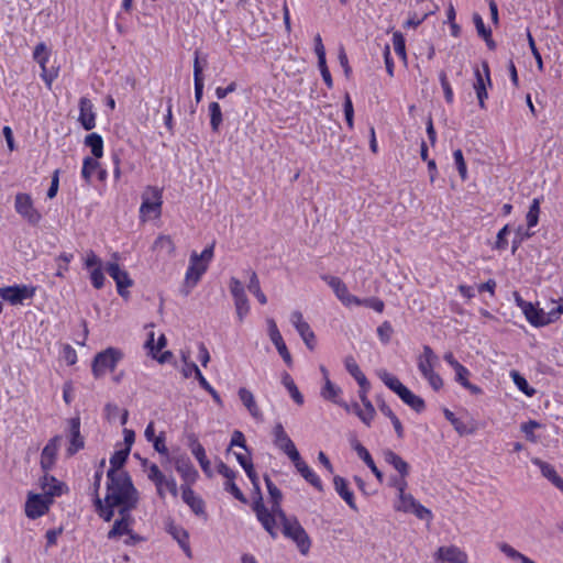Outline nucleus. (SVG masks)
<instances>
[{
  "label": "nucleus",
  "instance_id": "9",
  "mask_svg": "<svg viewBox=\"0 0 563 563\" xmlns=\"http://www.w3.org/2000/svg\"><path fill=\"white\" fill-rule=\"evenodd\" d=\"M273 442L274 445L279 449L282 452H284L290 461H297L299 460V452L292 442V440L289 438V435L286 433L283 424L280 422H277L273 428Z\"/></svg>",
  "mask_w": 563,
  "mask_h": 563
},
{
  "label": "nucleus",
  "instance_id": "16",
  "mask_svg": "<svg viewBox=\"0 0 563 563\" xmlns=\"http://www.w3.org/2000/svg\"><path fill=\"white\" fill-rule=\"evenodd\" d=\"M253 511L256 514L257 520L272 538H277L276 520L274 515L265 507L263 497L255 498L252 505Z\"/></svg>",
  "mask_w": 563,
  "mask_h": 563
},
{
  "label": "nucleus",
  "instance_id": "26",
  "mask_svg": "<svg viewBox=\"0 0 563 563\" xmlns=\"http://www.w3.org/2000/svg\"><path fill=\"white\" fill-rule=\"evenodd\" d=\"M181 498L197 516H206L205 501L196 496L189 485H181Z\"/></svg>",
  "mask_w": 563,
  "mask_h": 563
},
{
  "label": "nucleus",
  "instance_id": "58",
  "mask_svg": "<svg viewBox=\"0 0 563 563\" xmlns=\"http://www.w3.org/2000/svg\"><path fill=\"white\" fill-rule=\"evenodd\" d=\"M510 233V227L508 224L504 225L497 233L496 241L494 244V249L498 251H504L508 246L507 236Z\"/></svg>",
  "mask_w": 563,
  "mask_h": 563
},
{
  "label": "nucleus",
  "instance_id": "62",
  "mask_svg": "<svg viewBox=\"0 0 563 563\" xmlns=\"http://www.w3.org/2000/svg\"><path fill=\"white\" fill-rule=\"evenodd\" d=\"M147 477L155 484V486H159V484H164L165 482V475L156 464L150 465Z\"/></svg>",
  "mask_w": 563,
  "mask_h": 563
},
{
  "label": "nucleus",
  "instance_id": "8",
  "mask_svg": "<svg viewBox=\"0 0 563 563\" xmlns=\"http://www.w3.org/2000/svg\"><path fill=\"white\" fill-rule=\"evenodd\" d=\"M283 533L286 538L291 539L302 555H307L310 550L311 541L297 518H292V522L285 525Z\"/></svg>",
  "mask_w": 563,
  "mask_h": 563
},
{
  "label": "nucleus",
  "instance_id": "3",
  "mask_svg": "<svg viewBox=\"0 0 563 563\" xmlns=\"http://www.w3.org/2000/svg\"><path fill=\"white\" fill-rule=\"evenodd\" d=\"M439 360L433 350L429 345H424L422 352L417 356V366L421 376L435 391L443 387V379L435 372Z\"/></svg>",
  "mask_w": 563,
  "mask_h": 563
},
{
  "label": "nucleus",
  "instance_id": "21",
  "mask_svg": "<svg viewBox=\"0 0 563 563\" xmlns=\"http://www.w3.org/2000/svg\"><path fill=\"white\" fill-rule=\"evenodd\" d=\"M175 470L180 474L183 479L186 482V485L194 484L199 474L198 471L192 465L190 459L186 455H180L175 457L174 460Z\"/></svg>",
  "mask_w": 563,
  "mask_h": 563
},
{
  "label": "nucleus",
  "instance_id": "2",
  "mask_svg": "<svg viewBox=\"0 0 563 563\" xmlns=\"http://www.w3.org/2000/svg\"><path fill=\"white\" fill-rule=\"evenodd\" d=\"M393 493L391 508L395 512L401 515H412L417 519L430 525L433 520L432 511L424 507L409 490L408 481L393 479L387 483Z\"/></svg>",
  "mask_w": 563,
  "mask_h": 563
},
{
  "label": "nucleus",
  "instance_id": "11",
  "mask_svg": "<svg viewBox=\"0 0 563 563\" xmlns=\"http://www.w3.org/2000/svg\"><path fill=\"white\" fill-rule=\"evenodd\" d=\"M35 288L26 285L0 287V297L11 305H20L34 296Z\"/></svg>",
  "mask_w": 563,
  "mask_h": 563
},
{
  "label": "nucleus",
  "instance_id": "36",
  "mask_svg": "<svg viewBox=\"0 0 563 563\" xmlns=\"http://www.w3.org/2000/svg\"><path fill=\"white\" fill-rule=\"evenodd\" d=\"M407 406L412 408L413 410L420 412L424 409V401L421 397L413 394L409 388L405 387L397 395Z\"/></svg>",
  "mask_w": 563,
  "mask_h": 563
},
{
  "label": "nucleus",
  "instance_id": "32",
  "mask_svg": "<svg viewBox=\"0 0 563 563\" xmlns=\"http://www.w3.org/2000/svg\"><path fill=\"white\" fill-rule=\"evenodd\" d=\"M168 532L178 542L179 547L183 549L185 554L188 558H191V549H190V545H189V534H188V532L183 527L175 526V525H169Z\"/></svg>",
  "mask_w": 563,
  "mask_h": 563
},
{
  "label": "nucleus",
  "instance_id": "6",
  "mask_svg": "<svg viewBox=\"0 0 563 563\" xmlns=\"http://www.w3.org/2000/svg\"><path fill=\"white\" fill-rule=\"evenodd\" d=\"M14 209L31 225H37L42 219V214L34 207L33 199L29 194L15 195Z\"/></svg>",
  "mask_w": 563,
  "mask_h": 563
},
{
  "label": "nucleus",
  "instance_id": "43",
  "mask_svg": "<svg viewBox=\"0 0 563 563\" xmlns=\"http://www.w3.org/2000/svg\"><path fill=\"white\" fill-rule=\"evenodd\" d=\"M247 289L256 297L261 305H265L267 302V298L265 294L261 290L260 280L254 271L250 272V282L247 285Z\"/></svg>",
  "mask_w": 563,
  "mask_h": 563
},
{
  "label": "nucleus",
  "instance_id": "45",
  "mask_svg": "<svg viewBox=\"0 0 563 563\" xmlns=\"http://www.w3.org/2000/svg\"><path fill=\"white\" fill-rule=\"evenodd\" d=\"M333 484L338 494L352 507V493L347 488L346 479L341 476H334Z\"/></svg>",
  "mask_w": 563,
  "mask_h": 563
},
{
  "label": "nucleus",
  "instance_id": "54",
  "mask_svg": "<svg viewBox=\"0 0 563 563\" xmlns=\"http://www.w3.org/2000/svg\"><path fill=\"white\" fill-rule=\"evenodd\" d=\"M155 250L165 251L167 254H173L175 251V244L173 240L167 235H159L155 242L154 246Z\"/></svg>",
  "mask_w": 563,
  "mask_h": 563
},
{
  "label": "nucleus",
  "instance_id": "14",
  "mask_svg": "<svg viewBox=\"0 0 563 563\" xmlns=\"http://www.w3.org/2000/svg\"><path fill=\"white\" fill-rule=\"evenodd\" d=\"M52 505V500L41 494L30 493L25 503V515L30 519H37L44 516Z\"/></svg>",
  "mask_w": 563,
  "mask_h": 563
},
{
  "label": "nucleus",
  "instance_id": "7",
  "mask_svg": "<svg viewBox=\"0 0 563 563\" xmlns=\"http://www.w3.org/2000/svg\"><path fill=\"white\" fill-rule=\"evenodd\" d=\"M474 90L482 109L485 108V101L488 98L487 88L492 86L490 71L487 62H483L481 67H474Z\"/></svg>",
  "mask_w": 563,
  "mask_h": 563
},
{
  "label": "nucleus",
  "instance_id": "47",
  "mask_svg": "<svg viewBox=\"0 0 563 563\" xmlns=\"http://www.w3.org/2000/svg\"><path fill=\"white\" fill-rule=\"evenodd\" d=\"M283 384L285 385V387L289 391V394H290L291 398L294 399V401L297 405H302L303 404V396L301 395V393L297 388L296 384L294 383V379L291 378V376L288 373L284 374V376H283Z\"/></svg>",
  "mask_w": 563,
  "mask_h": 563
},
{
  "label": "nucleus",
  "instance_id": "18",
  "mask_svg": "<svg viewBox=\"0 0 563 563\" xmlns=\"http://www.w3.org/2000/svg\"><path fill=\"white\" fill-rule=\"evenodd\" d=\"M41 489L43 492L41 495L53 501L54 497H59L67 490V486L45 472L41 478Z\"/></svg>",
  "mask_w": 563,
  "mask_h": 563
},
{
  "label": "nucleus",
  "instance_id": "30",
  "mask_svg": "<svg viewBox=\"0 0 563 563\" xmlns=\"http://www.w3.org/2000/svg\"><path fill=\"white\" fill-rule=\"evenodd\" d=\"M361 404L357 406V408H354V413L360 418V420L365 426H371L372 421L375 417V408L372 405V402L367 399L366 396L361 395L360 397Z\"/></svg>",
  "mask_w": 563,
  "mask_h": 563
},
{
  "label": "nucleus",
  "instance_id": "46",
  "mask_svg": "<svg viewBox=\"0 0 563 563\" xmlns=\"http://www.w3.org/2000/svg\"><path fill=\"white\" fill-rule=\"evenodd\" d=\"M129 454V449L117 450L110 457L111 467L108 471H113L114 473H118V470L123 467V465L125 464Z\"/></svg>",
  "mask_w": 563,
  "mask_h": 563
},
{
  "label": "nucleus",
  "instance_id": "55",
  "mask_svg": "<svg viewBox=\"0 0 563 563\" xmlns=\"http://www.w3.org/2000/svg\"><path fill=\"white\" fill-rule=\"evenodd\" d=\"M99 167V163L97 162L96 158H92V157H86L84 159V163H82V169H81V175H82V178L87 181V183H90V179H91V176L93 174V172Z\"/></svg>",
  "mask_w": 563,
  "mask_h": 563
},
{
  "label": "nucleus",
  "instance_id": "10",
  "mask_svg": "<svg viewBox=\"0 0 563 563\" xmlns=\"http://www.w3.org/2000/svg\"><path fill=\"white\" fill-rule=\"evenodd\" d=\"M162 203V189L153 186H147L144 192L142 194V203L140 207V212L142 214L154 213L157 217L161 214Z\"/></svg>",
  "mask_w": 563,
  "mask_h": 563
},
{
  "label": "nucleus",
  "instance_id": "52",
  "mask_svg": "<svg viewBox=\"0 0 563 563\" xmlns=\"http://www.w3.org/2000/svg\"><path fill=\"white\" fill-rule=\"evenodd\" d=\"M539 428H541V424L534 420L523 422L520 427L527 440H529L532 443L538 442V437L534 434V431Z\"/></svg>",
  "mask_w": 563,
  "mask_h": 563
},
{
  "label": "nucleus",
  "instance_id": "29",
  "mask_svg": "<svg viewBox=\"0 0 563 563\" xmlns=\"http://www.w3.org/2000/svg\"><path fill=\"white\" fill-rule=\"evenodd\" d=\"M133 522V518L131 516V511H126L124 515H120V518L117 519L108 532V539H115L125 533H130V526Z\"/></svg>",
  "mask_w": 563,
  "mask_h": 563
},
{
  "label": "nucleus",
  "instance_id": "31",
  "mask_svg": "<svg viewBox=\"0 0 563 563\" xmlns=\"http://www.w3.org/2000/svg\"><path fill=\"white\" fill-rule=\"evenodd\" d=\"M354 451L356 452L360 460H362L364 462V464L372 471V473L375 475L377 481L379 483H383L384 475L380 472V470L377 467V465H376L373 456L368 452V450L366 448H364L363 445L356 444V445H354Z\"/></svg>",
  "mask_w": 563,
  "mask_h": 563
},
{
  "label": "nucleus",
  "instance_id": "44",
  "mask_svg": "<svg viewBox=\"0 0 563 563\" xmlns=\"http://www.w3.org/2000/svg\"><path fill=\"white\" fill-rule=\"evenodd\" d=\"M443 415L460 435L471 434L475 431L474 429L467 428L450 409L445 408Z\"/></svg>",
  "mask_w": 563,
  "mask_h": 563
},
{
  "label": "nucleus",
  "instance_id": "56",
  "mask_svg": "<svg viewBox=\"0 0 563 563\" xmlns=\"http://www.w3.org/2000/svg\"><path fill=\"white\" fill-rule=\"evenodd\" d=\"M393 47L396 54L404 60H406V45L405 37L400 32H395L393 34Z\"/></svg>",
  "mask_w": 563,
  "mask_h": 563
},
{
  "label": "nucleus",
  "instance_id": "15",
  "mask_svg": "<svg viewBox=\"0 0 563 563\" xmlns=\"http://www.w3.org/2000/svg\"><path fill=\"white\" fill-rule=\"evenodd\" d=\"M104 268L110 277L115 282L118 294L121 297L126 298L129 296L126 288L133 285V280L130 278L128 272L121 269L119 264L115 262L108 263Z\"/></svg>",
  "mask_w": 563,
  "mask_h": 563
},
{
  "label": "nucleus",
  "instance_id": "4",
  "mask_svg": "<svg viewBox=\"0 0 563 563\" xmlns=\"http://www.w3.org/2000/svg\"><path fill=\"white\" fill-rule=\"evenodd\" d=\"M515 301L532 327L542 328L556 322L555 307L545 311L539 307V303L526 301L518 295L515 297Z\"/></svg>",
  "mask_w": 563,
  "mask_h": 563
},
{
  "label": "nucleus",
  "instance_id": "34",
  "mask_svg": "<svg viewBox=\"0 0 563 563\" xmlns=\"http://www.w3.org/2000/svg\"><path fill=\"white\" fill-rule=\"evenodd\" d=\"M194 82H195V99L200 102L203 95V75L202 66L200 65L198 51L195 52L194 60Z\"/></svg>",
  "mask_w": 563,
  "mask_h": 563
},
{
  "label": "nucleus",
  "instance_id": "49",
  "mask_svg": "<svg viewBox=\"0 0 563 563\" xmlns=\"http://www.w3.org/2000/svg\"><path fill=\"white\" fill-rule=\"evenodd\" d=\"M532 463H533V465L539 467L541 474L545 478H548L551 483H553L554 478H556L559 476L555 468L551 464L543 462L542 460H540L538 457L532 459Z\"/></svg>",
  "mask_w": 563,
  "mask_h": 563
},
{
  "label": "nucleus",
  "instance_id": "35",
  "mask_svg": "<svg viewBox=\"0 0 563 563\" xmlns=\"http://www.w3.org/2000/svg\"><path fill=\"white\" fill-rule=\"evenodd\" d=\"M473 22L475 24L477 34L485 41L488 48L495 49L496 43L492 37V31L485 25L483 18L478 13H475L473 15Z\"/></svg>",
  "mask_w": 563,
  "mask_h": 563
},
{
  "label": "nucleus",
  "instance_id": "57",
  "mask_svg": "<svg viewBox=\"0 0 563 563\" xmlns=\"http://www.w3.org/2000/svg\"><path fill=\"white\" fill-rule=\"evenodd\" d=\"M453 159L462 180L467 179V166L461 150L453 152Z\"/></svg>",
  "mask_w": 563,
  "mask_h": 563
},
{
  "label": "nucleus",
  "instance_id": "5",
  "mask_svg": "<svg viewBox=\"0 0 563 563\" xmlns=\"http://www.w3.org/2000/svg\"><path fill=\"white\" fill-rule=\"evenodd\" d=\"M124 354L120 349L107 347L97 353L92 360L91 371L95 378H101L107 371L113 372Z\"/></svg>",
  "mask_w": 563,
  "mask_h": 563
},
{
  "label": "nucleus",
  "instance_id": "42",
  "mask_svg": "<svg viewBox=\"0 0 563 563\" xmlns=\"http://www.w3.org/2000/svg\"><path fill=\"white\" fill-rule=\"evenodd\" d=\"M510 377H511L514 384L516 385V387L522 394H525L528 397H532L536 395V389L533 387H531L528 384L527 379L522 375H520L517 371H511Z\"/></svg>",
  "mask_w": 563,
  "mask_h": 563
},
{
  "label": "nucleus",
  "instance_id": "59",
  "mask_svg": "<svg viewBox=\"0 0 563 563\" xmlns=\"http://www.w3.org/2000/svg\"><path fill=\"white\" fill-rule=\"evenodd\" d=\"M299 335L301 336L302 341L305 342L306 346L313 351L316 346V335L313 331L311 330L310 325L301 327L300 331H298Z\"/></svg>",
  "mask_w": 563,
  "mask_h": 563
},
{
  "label": "nucleus",
  "instance_id": "28",
  "mask_svg": "<svg viewBox=\"0 0 563 563\" xmlns=\"http://www.w3.org/2000/svg\"><path fill=\"white\" fill-rule=\"evenodd\" d=\"M297 468V471L300 473V475L316 489L319 492L323 490L322 482L320 477L306 464V462L302 461L301 456L299 455V460L291 461Z\"/></svg>",
  "mask_w": 563,
  "mask_h": 563
},
{
  "label": "nucleus",
  "instance_id": "22",
  "mask_svg": "<svg viewBox=\"0 0 563 563\" xmlns=\"http://www.w3.org/2000/svg\"><path fill=\"white\" fill-rule=\"evenodd\" d=\"M62 440L60 435L53 437L47 444L42 450L41 454V467L43 472H48L53 465L55 464L59 442Z\"/></svg>",
  "mask_w": 563,
  "mask_h": 563
},
{
  "label": "nucleus",
  "instance_id": "17",
  "mask_svg": "<svg viewBox=\"0 0 563 563\" xmlns=\"http://www.w3.org/2000/svg\"><path fill=\"white\" fill-rule=\"evenodd\" d=\"M267 325H268V335L275 347L277 349L279 355L284 360V362L287 364V366L292 365V358L291 355L284 342V339L277 328V324L274 319L269 318L267 319Z\"/></svg>",
  "mask_w": 563,
  "mask_h": 563
},
{
  "label": "nucleus",
  "instance_id": "13",
  "mask_svg": "<svg viewBox=\"0 0 563 563\" xmlns=\"http://www.w3.org/2000/svg\"><path fill=\"white\" fill-rule=\"evenodd\" d=\"M382 456L384 461L398 473V475L389 476L387 483H390L393 479L402 478L405 481H408V476L410 474V466L399 454H397L390 449H385L382 451Z\"/></svg>",
  "mask_w": 563,
  "mask_h": 563
},
{
  "label": "nucleus",
  "instance_id": "50",
  "mask_svg": "<svg viewBox=\"0 0 563 563\" xmlns=\"http://www.w3.org/2000/svg\"><path fill=\"white\" fill-rule=\"evenodd\" d=\"M197 380L199 382L200 387L210 394V396L212 397L214 402L217 405H219L220 407H222L223 401H222L219 393L208 383V380L202 375L201 371H197Z\"/></svg>",
  "mask_w": 563,
  "mask_h": 563
},
{
  "label": "nucleus",
  "instance_id": "39",
  "mask_svg": "<svg viewBox=\"0 0 563 563\" xmlns=\"http://www.w3.org/2000/svg\"><path fill=\"white\" fill-rule=\"evenodd\" d=\"M85 145L90 147L95 158L103 155V140L98 133H90L85 137Z\"/></svg>",
  "mask_w": 563,
  "mask_h": 563
},
{
  "label": "nucleus",
  "instance_id": "37",
  "mask_svg": "<svg viewBox=\"0 0 563 563\" xmlns=\"http://www.w3.org/2000/svg\"><path fill=\"white\" fill-rule=\"evenodd\" d=\"M93 506H95V510L99 515V517L102 518L107 522L111 521V519L114 516V508L118 507L117 505H113L112 503L107 504L99 496H97V498H93Z\"/></svg>",
  "mask_w": 563,
  "mask_h": 563
},
{
  "label": "nucleus",
  "instance_id": "53",
  "mask_svg": "<svg viewBox=\"0 0 563 563\" xmlns=\"http://www.w3.org/2000/svg\"><path fill=\"white\" fill-rule=\"evenodd\" d=\"M264 481L267 487V492L269 494L272 505L280 504L283 499V494L280 489L271 481L268 475L264 476Z\"/></svg>",
  "mask_w": 563,
  "mask_h": 563
},
{
  "label": "nucleus",
  "instance_id": "41",
  "mask_svg": "<svg viewBox=\"0 0 563 563\" xmlns=\"http://www.w3.org/2000/svg\"><path fill=\"white\" fill-rule=\"evenodd\" d=\"M540 213H541V199L534 198L531 201V203L529 206V210L526 214V221H527L528 229H532L538 224Z\"/></svg>",
  "mask_w": 563,
  "mask_h": 563
},
{
  "label": "nucleus",
  "instance_id": "40",
  "mask_svg": "<svg viewBox=\"0 0 563 563\" xmlns=\"http://www.w3.org/2000/svg\"><path fill=\"white\" fill-rule=\"evenodd\" d=\"M498 549L509 559L514 561H518L520 563H537L527 555L517 551L514 547L506 542H501L498 544Z\"/></svg>",
  "mask_w": 563,
  "mask_h": 563
},
{
  "label": "nucleus",
  "instance_id": "19",
  "mask_svg": "<svg viewBox=\"0 0 563 563\" xmlns=\"http://www.w3.org/2000/svg\"><path fill=\"white\" fill-rule=\"evenodd\" d=\"M207 264L198 262V253L192 252L189 260V266L186 272L185 285L190 289L197 285L201 276L207 271Z\"/></svg>",
  "mask_w": 563,
  "mask_h": 563
},
{
  "label": "nucleus",
  "instance_id": "12",
  "mask_svg": "<svg viewBox=\"0 0 563 563\" xmlns=\"http://www.w3.org/2000/svg\"><path fill=\"white\" fill-rule=\"evenodd\" d=\"M433 563H468V556L456 545H442L433 553Z\"/></svg>",
  "mask_w": 563,
  "mask_h": 563
},
{
  "label": "nucleus",
  "instance_id": "1",
  "mask_svg": "<svg viewBox=\"0 0 563 563\" xmlns=\"http://www.w3.org/2000/svg\"><path fill=\"white\" fill-rule=\"evenodd\" d=\"M107 494L104 501L112 503L119 508V515L132 511L139 504V492L133 485L128 472L114 473L107 472Z\"/></svg>",
  "mask_w": 563,
  "mask_h": 563
},
{
  "label": "nucleus",
  "instance_id": "38",
  "mask_svg": "<svg viewBox=\"0 0 563 563\" xmlns=\"http://www.w3.org/2000/svg\"><path fill=\"white\" fill-rule=\"evenodd\" d=\"M379 379L396 395H398L406 386L391 373L386 369H379L377 372Z\"/></svg>",
  "mask_w": 563,
  "mask_h": 563
},
{
  "label": "nucleus",
  "instance_id": "61",
  "mask_svg": "<svg viewBox=\"0 0 563 563\" xmlns=\"http://www.w3.org/2000/svg\"><path fill=\"white\" fill-rule=\"evenodd\" d=\"M354 303L364 305L365 307H368L378 313H382L384 311V307H385L384 302L380 299L375 298V297L367 298L364 300H358V299L354 298Z\"/></svg>",
  "mask_w": 563,
  "mask_h": 563
},
{
  "label": "nucleus",
  "instance_id": "23",
  "mask_svg": "<svg viewBox=\"0 0 563 563\" xmlns=\"http://www.w3.org/2000/svg\"><path fill=\"white\" fill-rule=\"evenodd\" d=\"M69 435H70V443L67 449L68 455L76 454L79 450L84 449L85 441L84 438L80 434V418L74 417L70 418L69 421Z\"/></svg>",
  "mask_w": 563,
  "mask_h": 563
},
{
  "label": "nucleus",
  "instance_id": "60",
  "mask_svg": "<svg viewBox=\"0 0 563 563\" xmlns=\"http://www.w3.org/2000/svg\"><path fill=\"white\" fill-rule=\"evenodd\" d=\"M234 305H235L238 317H239L240 321H242L244 319V317L249 313V310H250L249 299H247L246 295H244L242 297L234 298Z\"/></svg>",
  "mask_w": 563,
  "mask_h": 563
},
{
  "label": "nucleus",
  "instance_id": "51",
  "mask_svg": "<svg viewBox=\"0 0 563 563\" xmlns=\"http://www.w3.org/2000/svg\"><path fill=\"white\" fill-rule=\"evenodd\" d=\"M192 455L197 459V461H198L201 470L206 474V476L211 478L213 476V473H212V470L210 466V461L208 460V457L206 455L205 449L196 448V452Z\"/></svg>",
  "mask_w": 563,
  "mask_h": 563
},
{
  "label": "nucleus",
  "instance_id": "63",
  "mask_svg": "<svg viewBox=\"0 0 563 563\" xmlns=\"http://www.w3.org/2000/svg\"><path fill=\"white\" fill-rule=\"evenodd\" d=\"M377 335L384 344H387L390 341L391 335H393L391 324L388 321L383 322L377 328Z\"/></svg>",
  "mask_w": 563,
  "mask_h": 563
},
{
  "label": "nucleus",
  "instance_id": "48",
  "mask_svg": "<svg viewBox=\"0 0 563 563\" xmlns=\"http://www.w3.org/2000/svg\"><path fill=\"white\" fill-rule=\"evenodd\" d=\"M210 125L213 132H219L222 123V111L218 102H211L209 104Z\"/></svg>",
  "mask_w": 563,
  "mask_h": 563
},
{
  "label": "nucleus",
  "instance_id": "27",
  "mask_svg": "<svg viewBox=\"0 0 563 563\" xmlns=\"http://www.w3.org/2000/svg\"><path fill=\"white\" fill-rule=\"evenodd\" d=\"M342 394V389L335 386L330 378H327L324 386L321 389V396L329 401H332L345 409L346 412H350V406L347 402L343 401L340 396Z\"/></svg>",
  "mask_w": 563,
  "mask_h": 563
},
{
  "label": "nucleus",
  "instance_id": "24",
  "mask_svg": "<svg viewBox=\"0 0 563 563\" xmlns=\"http://www.w3.org/2000/svg\"><path fill=\"white\" fill-rule=\"evenodd\" d=\"M93 106L91 101L82 97L79 100V118L78 121L82 125V128L87 131L92 130L96 126V114L93 112Z\"/></svg>",
  "mask_w": 563,
  "mask_h": 563
},
{
  "label": "nucleus",
  "instance_id": "33",
  "mask_svg": "<svg viewBox=\"0 0 563 563\" xmlns=\"http://www.w3.org/2000/svg\"><path fill=\"white\" fill-rule=\"evenodd\" d=\"M455 372V380L463 386L465 389H467L473 395H481L482 388L477 385L472 384L468 380V377L471 375L470 371L464 366L461 365L459 368L454 369Z\"/></svg>",
  "mask_w": 563,
  "mask_h": 563
},
{
  "label": "nucleus",
  "instance_id": "20",
  "mask_svg": "<svg viewBox=\"0 0 563 563\" xmlns=\"http://www.w3.org/2000/svg\"><path fill=\"white\" fill-rule=\"evenodd\" d=\"M85 265L87 268H90V279L91 284L95 288L100 289L104 285V275L102 272V262L101 260L90 251L85 261Z\"/></svg>",
  "mask_w": 563,
  "mask_h": 563
},
{
  "label": "nucleus",
  "instance_id": "25",
  "mask_svg": "<svg viewBox=\"0 0 563 563\" xmlns=\"http://www.w3.org/2000/svg\"><path fill=\"white\" fill-rule=\"evenodd\" d=\"M322 279L332 288L336 298L344 305L351 306L352 298L350 296L349 288L339 277L324 275Z\"/></svg>",
  "mask_w": 563,
  "mask_h": 563
},
{
  "label": "nucleus",
  "instance_id": "64",
  "mask_svg": "<svg viewBox=\"0 0 563 563\" xmlns=\"http://www.w3.org/2000/svg\"><path fill=\"white\" fill-rule=\"evenodd\" d=\"M224 489L227 492H229L230 494H232L234 496V498H236L242 504L247 503V498L242 493V490L236 486V484L234 483V479L227 481V483L224 485Z\"/></svg>",
  "mask_w": 563,
  "mask_h": 563
}]
</instances>
